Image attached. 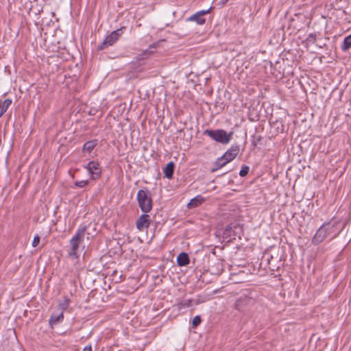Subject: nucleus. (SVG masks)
Segmentation results:
<instances>
[{
	"mask_svg": "<svg viewBox=\"0 0 351 351\" xmlns=\"http://www.w3.org/2000/svg\"><path fill=\"white\" fill-rule=\"evenodd\" d=\"M231 230H232V228L230 226H227L226 227V228L224 229V231H223V234L228 237H230L231 234H230V232H231Z\"/></svg>",
	"mask_w": 351,
	"mask_h": 351,
	"instance_id": "28",
	"label": "nucleus"
},
{
	"mask_svg": "<svg viewBox=\"0 0 351 351\" xmlns=\"http://www.w3.org/2000/svg\"><path fill=\"white\" fill-rule=\"evenodd\" d=\"M228 163L227 160L223 158V156L218 158L213 164L214 167L211 169V172H215L222 168Z\"/></svg>",
	"mask_w": 351,
	"mask_h": 351,
	"instance_id": "15",
	"label": "nucleus"
},
{
	"mask_svg": "<svg viewBox=\"0 0 351 351\" xmlns=\"http://www.w3.org/2000/svg\"><path fill=\"white\" fill-rule=\"evenodd\" d=\"M177 263L179 266H186L189 263V257L186 252H181L177 257Z\"/></svg>",
	"mask_w": 351,
	"mask_h": 351,
	"instance_id": "12",
	"label": "nucleus"
},
{
	"mask_svg": "<svg viewBox=\"0 0 351 351\" xmlns=\"http://www.w3.org/2000/svg\"><path fill=\"white\" fill-rule=\"evenodd\" d=\"M351 47V34L346 36L341 45V49L343 51H346Z\"/></svg>",
	"mask_w": 351,
	"mask_h": 351,
	"instance_id": "18",
	"label": "nucleus"
},
{
	"mask_svg": "<svg viewBox=\"0 0 351 351\" xmlns=\"http://www.w3.org/2000/svg\"><path fill=\"white\" fill-rule=\"evenodd\" d=\"M86 230L87 226L86 225L81 226L70 240L71 250L68 253L69 257L77 258V252L80 244L84 241Z\"/></svg>",
	"mask_w": 351,
	"mask_h": 351,
	"instance_id": "2",
	"label": "nucleus"
},
{
	"mask_svg": "<svg viewBox=\"0 0 351 351\" xmlns=\"http://www.w3.org/2000/svg\"><path fill=\"white\" fill-rule=\"evenodd\" d=\"M338 223V221L332 223V221L324 222L316 231L312 239V243L317 245L332 235Z\"/></svg>",
	"mask_w": 351,
	"mask_h": 351,
	"instance_id": "1",
	"label": "nucleus"
},
{
	"mask_svg": "<svg viewBox=\"0 0 351 351\" xmlns=\"http://www.w3.org/2000/svg\"><path fill=\"white\" fill-rule=\"evenodd\" d=\"M204 134L208 136L210 138L218 143L225 145L229 143L231 141L233 132L228 133L222 129L215 130H206L204 132Z\"/></svg>",
	"mask_w": 351,
	"mask_h": 351,
	"instance_id": "3",
	"label": "nucleus"
},
{
	"mask_svg": "<svg viewBox=\"0 0 351 351\" xmlns=\"http://www.w3.org/2000/svg\"><path fill=\"white\" fill-rule=\"evenodd\" d=\"M199 302L198 301L195 302V304H198Z\"/></svg>",
	"mask_w": 351,
	"mask_h": 351,
	"instance_id": "33",
	"label": "nucleus"
},
{
	"mask_svg": "<svg viewBox=\"0 0 351 351\" xmlns=\"http://www.w3.org/2000/svg\"><path fill=\"white\" fill-rule=\"evenodd\" d=\"M212 7L208 10H202L192 14L190 17L186 19V21L195 22L197 25H202L205 23L206 19L204 16L210 13Z\"/></svg>",
	"mask_w": 351,
	"mask_h": 351,
	"instance_id": "8",
	"label": "nucleus"
},
{
	"mask_svg": "<svg viewBox=\"0 0 351 351\" xmlns=\"http://www.w3.org/2000/svg\"><path fill=\"white\" fill-rule=\"evenodd\" d=\"M69 302L70 300L68 298L65 297L63 301L60 302L58 304L59 308L61 309L62 311L66 310L69 305Z\"/></svg>",
	"mask_w": 351,
	"mask_h": 351,
	"instance_id": "21",
	"label": "nucleus"
},
{
	"mask_svg": "<svg viewBox=\"0 0 351 351\" xmlns=\"http://www.w3.org/2000/svg\"><path fill=\"white\" fill-rule=\"evenodd\" d=\"M125 29L126 27L123 26L117 30L112 32L110 34L107 36L105 40L100 44V45L98 47V49L103 50L107 48L108 46L113 45L117 42V40H119Z\"/></svg>",
	"mask_w": 351,
	"mask_h": 351,
	"instance_id": "5",
	"label": "nucleus"
},
{
	"mask_svg": "<svg viewBox=\"0 0 351 351\" xmlns=\"http://www.w3.org/2000/svg\"><path fill=\"white\" fill-rule=\"evenodd\" d=\"M193 300H186L180 302L178 304L179 309L190 307L192 305Z\"/></svg>",
	"mask_w": 351,
	"mask_h": 351,
	"instance_id": "20",
	"label": "nucleus"
},
{
	"mask_svg": "<svg viewBox=\"0 0 351 351\" xmlns=\"http://www.w3.org/2000/svg\"><path fill=\"white\" fill-rule=\"evenodd\" d=\"M263 139V137L261 135H253L252 137V144L254 147L257 146V145L260 143V141Z\"/></svg>",
	"mask_w": 351,
	"mask_h": 351,
	"instance_id": "22",
	"label": "nucleus"
},
{
	"mask_svg": "<svg viewBox=\"0 0 351 351\" xmlns=\"http://www.w3.org/2000/svg\"><path fill=\"white\" fill-rule=\"evenodd\" d=\"M201 322H202V319H201L200 316L196 315L193 319V322H192L193 326L194 328L198 326L201 324Z\"/></svg>",
	"mask_w": 351,
	"mask_h": 351,
	"instance_id": "24",
	"label": "nucleus"
},
{
	"mask_svg": "<svg viewBox=\"0 0 351 351\" xmlns=\"http://www.w3.org/2000/svg\"><path fill=\"white\" fill-rule=\"evenodd\" d=\"M250 167L247 165H243L239 171V176L241 177L246 176L249 173Z\"/></svg>",
	"mask_w": 351,
	"mask_h": 351,
	"instance_id": "23",
	"label": "nucleus"
},
{
	"mask_svg": "<svg viewBox=\"0 0 351 351\" xmlns=\"http://www.w3.org/2000/svg\"><path fill=\"white\" fill-rule=\"evenodd\" d=\"M342 229H343V228H341V230H339L337 232H336V233L332 236V238H335L336 237H337V236L339 234V233L341 232Z\"/></svg>",
	"mask_w": 351,
	"mask_h": 351,
	"instance_id": "31",
	"label": "nucleus"
},
{
	"mask_svg": "<svg viewBox=\"0 0 351 351\" xmlns=\"http://www.w3.org/2000/svg\"><path fill=\"white\" fill-rule=\"evenodd\" d=\"M64 319L63 312H61L59 315H52L49 319V323L51 324H56Z\"/></svg>",
	"mask_w": 351,
	"mask_h": 351,
	"instance_id": "19",
	"label": "nucleus"
},
{
	"mask_svg": "<svg viewBox=\"0 0 351 351\" xmlns=\"http://www.w3.org/2000/svg\"><path fill=\"white\" fill-rule=\"evenodd\" d=\"M204 202V198L202 195H197L187 204V208L189 209L195 208L200 206Z\"/></svg>",
	"mask_w": 351,
	"mask_h": 351,
	"instance_id": "11",
	"label": "nucleus"
},
{
	"mask_svg": "<svg viewBox=\"0 0 351 351\" xmlns=\"http://www.w3.org/2000/svg\"><path fill=\"white\" fill-rule=\"evenodd\" d=\"M39 242H40V237L38 235H36L32 241V246L33 247L38 246Z\"/></svg>",
	"mask_w": 351,
	"mask_h": 351,
	"instance_id": "29",
	"label": "nucleus"
},
{
	"mask_svg": "<svg viewBox=\"0 0 351 351\" xmlns=\"http://www.w3.org/2000/svg\"><path fill=\"white\" fill-rule=\"evenodd\" d=\"M97 140H92L86 142L83 145L82 151L90 153L93 150V149L97 146Z\"/></svg>",
	"mask_w": 351,
	"mask_h": 351,
	"instance_id": "16",
	"label": "nucleus"
},
{
	"mask_svg": "<svg viewBox=\"0 0 351 351\" xmlns=\"http://www.w3.org/2000/svg\"><path fill=\"white\" fill-rule=\"evenodd\" d=\"M82 351H92V348L90 346H86Z\"/></svg>",
	"mask_w": 351,
	"mask_h": 351,
	"instance_id": "30",
	"label": "nucleus"
},
{
	"mask_svg": "<svg viewBox=\"0 0 351 351\" xmlns=\"http://www.w3.org/2000/svg\"><path fill=\"white\" fill-rule=\"evenodd\" d=\"M254 300L252 298L243 295L240 296L235 302L234 308L239 311L243 312L254 303Z\"/></svg>",
	"mask_w": 351,
	"mask_h": 351,
	"instance_id": "6",
	"label": "nucleus"
},
{
	"mask_svg": "<svg viewBox=\"0 0 351 351\" xmlns=\"http://www.w3.org/2000/svg\"><path fill=\"white\" fill-rule=\"evenodd\" d=\"M275 260H274V258L272 256L269 258L267 259V263L265 264V267L267 266L268 269L270 271L273 272L274 271H276L279 268V265H277L274 264ZM261 265H264V261L263 260L261 263Z\"/></svg>",
	"mask_w": 351,
	"mask_h": 351,
	"instance_id": "14",
	"label": "nucleus"
},
{
	"mask_svg": "<svg viewBox=\"0 0 351 351\" xmlns=\"http://www.w3.org/2000/svg\"><path fill=\"white\" fill-rule=\"evenodd\" d=\"M240 151L239 145H232L229 149H228L222 156L223 158L230 162L232 161L239 154Z\"/></svg>",
	"mask_w": 351,
	"mask_h": 351,
	"instance_id": "10",
	"label": "nucleus"
},
{
	"mask_svg": "<svg viewBox=\"0 0 351 351\" xmlns=\"http://www.w3.org/2000/svg\"><path fill=\"white\" fill-rule=\"evenodd\" d=\"M308 43H315L316 42V35L315 34H310L306 38Z\"/></svg>",
	"mask_w": 351,
	"mask_h": 351,
	"instance_id": "27",
	"label": "nucleus"
},
{
	"mask_svg": "<svg viewBox=\"0 0 351 351\" xmlns=\"http://www.w3.org/2000/svg\"><path fill=\"white\" fill-rule=\"evenodd\" d=\"M228 1V0H221V3L222 5H225Z\"/></svg>",
	"mask_w": 351,
	"mask_h": 351,
	"instance_id": "32",
	"label": "nucleus"
},
{
	"mask_svg": "<svg viewBox=\"0 0 351 351\" xmlns=\"http://www.w3.org/2000/svg\"><path fill=\"white\" fill-rule=\"evenodd\" d=\"M88 184V180H81V181H76L75 182V186L79 188H83L85 186H86Z\"/></svg>",
	"mask_w": 351,
	"mask_h": 351,
	"instance_id": "26",
	"label": "nucleus"
},
{
	"mask_svg": "<svg viewBox=\"0 0 351 351\" xmlns=\"http://www.w3.org/2000/svg\"><path fill=\"white\" fill-rule=\"evenodd\" d=\"M85 168L88 171L92 180H95L101 177V170L99 162L95 160L90 161Z\"/></svg>",
	"mask_w": 351,
	"mask_h": 351,
	"instance_id": "7",
	"label": "nucleus"
},
{
	"mask_svg": "<svg viewBox=\"0 0 351 351\" xmlns=\"http://www.w3.org/2000/svg\"><path fill=\"white\" fill-rule=\"evenodd\" d=\"M12 102L10 99H5L3 101L0 100V117L7 111Z\"/></svg>",
	"mask_w": 351,
	"mask_h": 351,
	"instance_id": "17",
	"label": "nucleus"
},
{
	"mask_svg": "<svg viewBox=\"0 0 351 351\" xmlns=\"http://www.w3.org/2000/svg\"><path fill=\"white\" fill-rule=\"evenodd\" d=\"M157 45H158V43H156L150 45L149 47V49L145 50L144 51V53L145 54H151V53H154V50L153 49H156Z\"/></svg>",
	"mask_w": 351,
	"mask_h": 351,
	"instance_id": "25",
	"label": "nucleus"
},
{
	"mask_svg": "<svg viewBox=\"0 0 351 351\" xmlns=\"http://www.w3.org/2000/svg\"><path fill=\"white\" fill-rule=\"evenodd\" d=\"M136 199L142 212L147 213L152 210V199L147 190H139L137 193Z\"/></svg>",
	"mask_w": 351,
	"mask_h": 351,
	"instance_id": "4",
	"label": "nucleus"
},
{
	"mask_svg": "<svg viewBox=\"0 0 351 351\" xmlns=\"http://www.w3.org/2000/svg\"><path fill=\"white\" fill-rule=\"evenodd\" d=\"M151 223L150 216L147 213L141 215L136 221V226L138 230L147 228Z\"/></svg>",
	"mask_w": 351,
	"mask_h": 351,
	"instance_id": "9",
	"label": "nucleus"
},
{
	"mask_svg": "<svg viewBox=\"0 0 351 351\" xmlns=\"http://www.w3.org/2000/svg\"><path fill=\"white\" fill-rule=\"evenodd\" d=\"M175 165L173 162L167 163L164 169V174L167 178L171 179L173 177L174 173Z\"/></svg>",
	"mask_w": 351,
	"mask_h": 351,
	"instance_id": "13",
	"label": "nucleus"
}]
</instances>
